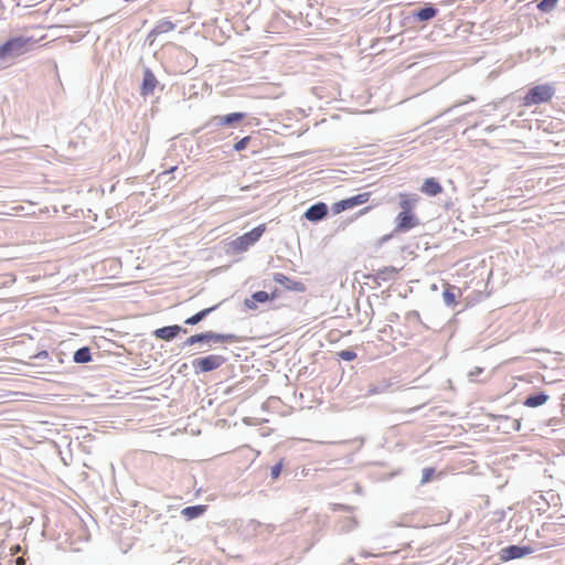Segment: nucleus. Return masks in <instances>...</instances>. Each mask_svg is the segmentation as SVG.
Listing matches in <instances>:
<instances>
[{"mask_svg":"<svg viewBox=\"0 0 565 565\" xmlns=\"http://www.w3.org/2000/svg\"><path fill=\"white\" fill-rule=\"evenodd\" d=\"M36 42L33 36L26 35L9 38L6 42L0 44V61L8 62L25 54Z\"/></svg>","mask_w":565,"mask_h":565,"instance_id":"obj_1","label":"nucleus"},{"mask_svg":"<svg viewBox=\"0 0 565 565\" xmlns=\"http://www.w3.org/2000/svg\"><path fill=\"white\" fill-rule=\"evenodd\" d=\"M555 95V87L552 84L536 85L527 90L523 98L524 106H533L550 102Z\"/></svg>","mask_w":565,"mask_h":565,"instance_id":"obj_2","label":"nucleus"},{"mask_svg":"<svg viewBox=\"0 0 565 565\" xmlns=\"http://www.w3.org/2000/svg\"><path fill=\"white\" fill-rule=\"evenodd\" d=\"M265 231H266V225L259 224L258 226L254 227L252 231L246 232L242 236L232 241L230 243V246L234 252H237V253L245 252L263 236Z\"/></svg>","mask_w":565,"mask_h":565,"instance_id":"obj_3","label":"nucleus"},{"mask_svg":"<svg viewBox=\"0 0 565 565\" xmlns=\"http://www.w3.org/2000/svg\"><path fill=\"white\" fill-rule=\"evenodd\" d=\"M227 362V358L220 354H209L202 358H196L192 361L193 372L196 375L212 372Z\"/></svg>","mask_w":565,"mask_h":565,"instance_id":"obj_4","label":"nucleus"},{"mask_svg":"<svg viewBox=\"0 0 565 565\" xmlns=\"http://www.w3.org/2000/svg\"><path fill=\"white\" fill-rule=\"evenodd\" d=\"M198 344H206L210 348L216 343H234L238 341V337L233 333H217L211 330L198 333Z\"/></svg>","mask_w":565,"mask_h":565,"instance_id":"obj_5","label":"nucleus"},{"mask_svg":"<svg viewBox=\"0 0 565 565\" xmlns=\"http://www.w3.org/2000/svg\"><path fill=\"white\" fill-rule=\"evenodd\" d=\"M370 196H371L370 192H363V193H359L356 195H353V196H350L347 199H342V200L333 203L331 210H332L333 214H340L343 211H347V210L353 209L358 205L366 203L370 200Z\"/></svg>","mask_w":565,"mask_h":565,"instance_id":"obj_6","label":"nucleus"},{"mask_svg":"<svg viewBox=\"0 0 565 565\" xmlns=\"http://www.w3.org/2000/svg\"><path fill=\"white\" fill-rule=\"evenodd\" d=\"M246 113H231L223 116H213L206 124L205 127H212V128H218L223 126L232 127L241 121H243L246 118Z\"/></svg>","mask_w":565,"mask_h":565,"instance_id":"obj_7","label":"nucleus"},{"mask_svg":"<svg viewBox=\"0 0 565 565\" xmlns=\"http://www.w3.org/2000/svg\"><path fill=\"white\" fill-rule=\"evenodd\" d=\"M394 223L395 227L393 233H407L419 224V220L413 212L401 211L396 215Z\"/></svg>","mask_w":565,"mask_h":565,"instance_id":"obj_8","label":"nucleus"},{"mask_svg":"<svg viewBox=\"0 0 565 565\" xmlns=\"http://www.w3.org/2000/svg\"><path fill=\"white\" fill-rule=\"evenodd\" d=\"M534 548L531 545H509L499 552V557L503 562L522 558L526 555L534 553Z\"/></svg>","mask_w":565,"mask_h":565,"instance_id":"obj_9","label":"nucleus"},{"mask_svg":"<svg viewBox=\"0 0 565 565\" xmlns=\"http://www.w3.org/2000/svg\"><path fill=\"white\" fill-rule=\"evenodd\" d=\"M159 85V81L157 79L153 72L148 67L143 66L142 68V81L140 85V95L142 97H148L153 95L156 87Z\"/></svg>","mask_w":565,"mask_h":565,"instance_id":"obj_10","label":"nucleus"},{"mask_svg":"<svg viewBox=\"0 0 565 565\" xmlns=\"http://www.w3.org/2000/svg\"><path fill=\"white\" fill-rule=\"evenodd\" d=\"M188 330L179 324H171L156 329L152 335L156 339L163 341H171L177 338L180 333H186Z\"/></svg>","mask_w":565,"mask_h":565,"instance_id":"obj_11","label":"nucleus"},{"mask_svg":"<svg viewBox=\"0 0 565 565\" xmlns=\"http://www.w3.org/2000/svg\"><path fill=\"white\" fill-rule=\"evenodd\" d=\"M328 211V205L324 202H317L307 209L303 216L308 221L317 223L327 216Z\"/></svg>","mask_w":565,"mask_h":565,"instance_id":"obj_12","label":"nucleus"},{"mask_svg":"<svg viewBox=\"0 0 565 565\" xmlns=\"http://www.w3.org/2000/svg\"><path fill=\"white\" fill-rule=\"evenodd\" d=\"M438 14V9L431 4L426 3L425 7L414 10L407 19H414L418 22H427Z\"/></svg>","mask_w":565,"mask_h":565,"instance_id":"obj_13","label":"nucleus"},{"mask_svg":"<svg viewBox=\"0 0 565 565\" xmlns=\"http://www.w3.org/2000/svg\"><path fill=\"white\" fill-rule=\"evenodd\" d=\"M276 298V292L268 294L264 290H258L252 294L250 298L244 300V306L249 310L257 309V302L264 303Z\"/></svg>","mask_w":565,"mask_h":565,"instance_id":"obj_14","label":"nucleus"},{"mask_svg":"<svg viewBox=\"0 0 565 565\" xmlns=\"http://www.w3.org/2000/svg\"><path fill=\"white\" fill-rule=\"evenodd\" d=\"M273 279L275 282L284 286L287 290L302 292L306 289L303 282L298 281V280H292L289 277H287L286 275H284L282 273H275L273 275Z\"/></svg>","mask_w":565,"mask_h":565,"instance_id":"obj_15","label":"nucleus"},{"mask_svg":"<svg viewBox=\"0 0 565 565\" xmlns=\"http://www.w3.org/2000/svg\"><path fill=\"white\" fill-rule=\"evenodd\" d=\"M548 398L550 396L543 391L534 392L525 396L523 405L531 408L539 407L545 404Z\"/></svg>","mask_w":565,"mask_h":565,"instance_id":"obj_16","label":"nucleus"},{"mask_svg":"<svg viewBox=\"0 0 565 565\" xmlns=\"http://www.w3.org/2000/svg\"><path fill=\"white\" fill-rule=\"evenodd\" d=\"M174 28H175V24L172 21H170L168 19H162V20L158 21L157 24L154 25V28L149 32L147 39L153 41V39L156 36L167 33V32H170V31L174 30Z\"/></svg>","mask_w":565,"mask_h":565,"instance_id":"obj_17","label":"nucleus"},{"mask_svg":"<svg viewBox=\"0 0 565 565\" xmlns=\"http://www.w3.org/2000/svg\"><path fill=\"white\" fill-rule=\"evenodd\" d=\"M420 191L427 195L436 196L443 192V186L435 178H428L420 186Z\"/></svg>","mask_w":565,"mask_h":565,"instance_id":"obj_18","label":"nucleus"},{"mask_svg":"<svg viewBox=\"0 0 565 565\" xmlns=\"http://www.w3.org/2000/svg\"><path fill=\"white\" fill-rule=\"evenodd\" d=\"M207 507L203 504L185 507L181 510V515L184 516L185 520L191 521L203 515Z\"/></svg>","mask_w":565,"mask_h":565,"instance_id":"obj_19","label":"nucleus"},{"mask_svg":"<svg viewBox=\"0 0 565 565\" xmlns=\"http://www.w3.org/2000/svg\"><path fill=\"white\" fill-rule=\"evenodd\" d=\"M220 305L221 303H217L215 306H212V307H209V308H205V309H202V310L198 311L193 316H191L188 319H185L184 323L189 324V326H195V324L200 323L209 315H211L213 311H215L218 308Z\"/></svg>","mask_w":565,"mask_h":565,"instance_id":"obj_20","label":"nucleus"},{"mask_svg":"<svg viewBox=\"0 0 565 565\" xmlns=\"http://www.w3.org/2000/svg\"><path fill=\"white\" fill-rule=\"evenodd\" d=\"M418 202V196L416 194H399V207L403 212H413V209L416 206Z\"/></svg>","mask_w":565,"mask_h":565,"instance_id":"obj_21","label":"nucleus"},{"mask_svg":"<svg viewBox=\"0 0 565 565\" xmlns=\"http://www.w3.org/2000/svg\"><path fill=\"white\" fill-rule=\"evenodd\" d=\"M459 295H461V290L458 287L447 284L443 291V300L446 306L451 307L456 305V299Z\"/></svg>","mask_w":565,"mask_h":565,"instance_id":"obj_22","label":"nucleus"},{"mask_svg":"<svg viewBox=\"0 0 565 565\" xmlns=\"http://www.w3.org/2000/svg\"><path fill=\"white\" fill-rule=\"evenodd\" d=\"M73 361L77 364H84L92 361V353L88 347L77 349L73 354Z\"/></svg>","mask_w":565,"mask_h":565,"instance_id":"obj_23","label":"nucleus"},{"mask_svg":"<svg viewBox=\"0 0 565 565\" xmlns=\"http://www.w3.org/2000/svg\"><path fill=\"white\" fill-rule=\"evenodd\" d=\"M396 275H397V269L395 267L386 266V267L377 270V273L375 275V279L387 281V280L394 279Z\"/></svg>","mask_w":565,"mask_h":565,"instance_id":"obj_24","label":"nucleus"},{"mask_svg":"<svg viewBox=\"0 0 565 565\" xmlns=\"http://www.w3.org/2000/svg\"><path fill=\"white\" fill-rule=\"evenodd\" d=\"M390 386H391L390 383H387L386 381H382L376 384H370V386L366 391V394L367 395L382 394V393L386 392Z\"/></svg>","mask_w":565,"mask_h":565,"instance_id":"obj_25","label":"nucleus"},{"mask_svg":"<svg viewBox=\"0 0 565 565\" xmlns=\"http://www.w3.org/2000/svg\"><path fill=\"white\" fill-rule=\"evenodd\" d=\"M557 2H558V0H541L536 4V8L541 12H550L556 7Z\"/></svg>","mask_w":565,"mask_h":565,"instance_id":"obj_26","label":"nucleus"},{"mask_svg":"<svg viewBox=\"0 0 565 565\" xmlns=\"http://www.w3.org/2000/svg\"><path fill=\"white\" fill-rule=\"evenodd\" d=\"M337 354L341 360L348 361V362L356 359V353L351 349L342 350V351L338 352Z\"/></svg>","mask_w":565,"mask_h":565,"instance_id":"obj_27","label":"nucleus"},{"mask_svg":"<svg viewBox=\"0 0 565 565\" xmlns=\"http://www.w3.org/2000/svg\"><path fill=\"white\" fill-rule=\"evenodd\" d=\"M358 525V522L354 518H347L342 525H341V532H350Z\"/></svg>","mask_w":565,"mask_h":565,"instance_id":"obj_28","label":"nucleus"},{"mask_svg":"<svg viewBox=\"0 0 565 565\" xmlns=\"http://www.w3.org/2000/svg\"><path fill=\"white\" fill-rule=\"evenodd\" d=\"M249 141H250V136H246V137L239 139L237 142H235L233 148L237 152L243 151L244 149H246Z\"/></svg>","mask_w":565,"mask_h":565,"instance_id":"obj_29","label":"nucleus"},{"mask_svg":"<svg viewBox=\"0 0 565 565\" xmlns=\"http://www.w3.org/2000/svg\"><path fill=\"white\" fill-rule=\"evenodd\" d=\"M282 467H284V463H282V460H280L270 468L271 479H274V480L278 479V477L281 473Z\"/></svg>","mask_w":565,"mask_h":565,"instance_id":"obj_30","label":"nucleus"},{"mask_svg":"<svg viewBox=\"0 0 565 565\" xmlns=\"http://www.w3.org/2000/svg\"><path fill=\"white\" fill-rule=\"evenodd\" d=\"M406 320L409 322H418L419 324H423L420 315L417 310H411L406 313Z\"/></svg>","mask_w":565,"mask_h":565,"instance_id":"obj_31","label":"nucleus"},{"mask_svg":"<svg viewBox=\"0 0 565 565\" xmlns=\"http://www.w3.org/2000/svg\"><path fill=\"white\" fill-rule=\"evenodd\" d=\"M434 475H435V469L434 468H424L423 469V476H422L420 483L424 484V483L429 482Z\"/></svg>","mask_w":565,"mask_h":565,"instance_id":"obj_32","label":"nucleus"},{"mask_svg":"<svg viewBox=\"0 0 565 565\" xmlns=\"http://www.w3.org/2000/svg\"><path fill=\"white\" fill-rule=\"evenodd\" d=\"M198 340H199V337H198V333L196 334H193V335H190L183 343H182V349H185L188 347H192L194 344H198Z\"/></svg>","mask_w":565,"mask_h":565,"instance_id":"obj_33","label":"nucleus"},{"mask_svg":"<svg viewBox=\"0 0 565 565\" xmlns=\"http://www.w3.org/2000/svg\"><path fill=\"white\" fill-rule=\"evenodd\" d=\"M481 372H482V369H481V367H476V370H475V371H471V372L469 373V376H470V379H471V380H475V377H476L477 375H479Z\"/></svg>","mask_w":565,"mask_h":565,"instance_id":"obj_34","label":"nucleus"},{"mask_svg":"<svg viewBox=\"0 0 565 565\" xmlns=\"http://www.w3.org/2000/svg\"><path fill=\"white\" fill-rule=\"evenodd\" d=\"M335 510L337 509H341V510H344V511H351L352 510V507H349V505H343V504H335Z\"/></svg>","mask_w":565,"mask_h":565,"instance_id":"obj_35","label":"nucleus"},{"mask_svg":"<svg viewBox=\"0 0 565 565\" xmlns=\"http://www.w3.org/2000/svg\"><path fill=\"white\" fill-rule=\"evenodd\" d=\"M46 356H47V352L46 351H41L34 358L35 359H43V358H46Z\"/></svg>","mask_w":565,"mask_h":565,"instance_id":"obj_36","label":"nucleus"},{"mask_svg":"<svg viewBox=\"0 0 565 565\" xmlns=\"http://www.w3.org/2000/svg\"><path fill=\"white\" fill-rule=\"evenodd\" d=\"M371 210V206H366V207H363L361 211H360V215H363L365 213H367L369 211Z\"/></svg>","mask_w":565,"mask_h":565,"instance_id":"obj_37","label":"nucleus"},{"mask_svg":"<svg viewBox=\"0 0 565 565\" xmlns=\"http://www.w3.org/2000/svg\"><path fill=\"white\" fill-rule=\"evenodd\" d=\"M392 236H393V234L385 235L382 237L381 242L382 243L387 242Z\"/></svg>","mask_w":565,"mask_h":565,"instance_id":"obj_38","label":"nucleus"},{"mask_svg":"<svg viewBox=\"0 0 565 565\" xmlns=\"http://www.w3.org/2000/svg\"><path fill=\"white\" fill-rule=\"evenodd\" d=\"M466 102H459V103H456L452 107H450L447 111H450L452 108H456L458 106H461L463 105Z\"/></svg>","mask_w":565,"mask_h":565,"instance_id":"obj_39","label":"nucleus"},{"mask_svg":"<svg viewBox=\"0 0 565 565\" xmlns=\"http://www.w3.org/2000/svg\"><path fill=\"white\" fill-rule=\"evenodd\" d=\"M250 524H252V525H255V526H254V529H256V526H260V525H262L259 522H257V521H255V520H252V521H250Z\"/></svg>","mask_w":565,"mask_h":565,"instance_id":"obj_40","label":"nucleus"},{"mask_svg":"<svg viewBox=\"0 0 565 565\" xmlns=\"http://www.w3.org/2000/svg\"><path fill=\"white\" fill-rule=\"evenodd\" d=\"M266 529H267L268 531H273V530L275 529V526H274V525H271V524H267V525H266Z\"/></svg>","mask_w":565,"mask_h":565,"instance_id":"obj_41","label":"nucleus"},{"mask_svg":"<svg viewBox=\"0 0 565 565\" xmlns=\"http://www.w3.org/2000/svg\"><path fill=\"white\" fill-rule=\"evenodd\" d=\"M494 129H495V127H492V126L487 128V130H489V131H493Z\"/></svg>","mask_w":565,"mask_h":565,"instance_id":"obj_42","label":"nucleus"},{"mask_svg":"<svg viewBox=\"0 0 565 565\" xmlns=\"http://www.w3.org/2000/svg\"><path fill=\"white\" fill-rule=\"evenodd\" d=\"M174 170H177V167L171 168L169 172H172Z\"/></svg>","mask_w":565,"mask_h":565,"instance_id":"obj_43","label":"nucleus"}]
</instances>
